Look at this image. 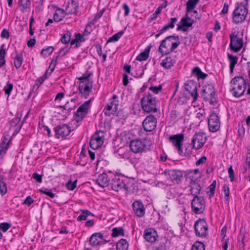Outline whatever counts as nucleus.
I'll list each match as a JSON object with an SVG mask.
<instances>
[{
    "mask_svg": "<svg viewBox=\"0 0 250 250\" xmlns=\"http://www.w3.org/2000/svg\"><path fill=\"white\" fill-rule=\"evenodd\" d=\"M179 44L180 40L178 36H169L162 41L159 51L163 54L167 55L173 52Z\"/></svg>",
    "mask_w": 250,
    "mask_h": 250,
    "instance_id": "nucleus-1",
    "label": "nucleus"
},
{
    "mask_svg": "<svg viewBox=\"0 0 250 250\" xmlns=\"http://www.w3.org/2000/svg\"><path fill=\"white\" fill-rule=\"evenodd\" d=\"M144 111L147 113H155L159 111L156 98L149 93H146L141 99Z\"/></svg>",
    "mask_w": 250,
    "mask_h": 250,
    "instance_id": "nucleus-2",
    "label": "nucleus"
},
{
    "mask_svg": "<svg viewBox=\"0 0 250 250\" xmlns=\"http://www.w3.org/2000/svg\"><path fill=\"white\" fill-rule=\"evenodd\" d=\"M231 92L235 97L242 96L246 91L247 85L245 79L242 76H236L231 81Z\"/></svg>",
    "mask_w": 250,
    "mask_h": 250,
    "instance_id": "nucleus-3",
    "label": "nucleus"
},
{
    "mask_svg": "<svg viewBox=\"0 0 250 250\" xmlns=\"http://www.w3.org/2000/svg\"><path fill=\"white\" fill-rule=\"evenodd\" d=\"M90 103V100L87 101L78 108L75 113V119L72 121V124L75 125L76 127L80 125V122H81L84 117L87 114Z\"/></svg>",
    "mask_w": 250,
    "mask_h": 250,
    "instance_id": "nucleus-4",
    "label": "nucleus"
},
{
    "mask_svg": "<svg viewBox=\"0 0 250 250\" xmlns=\"http://www.w3.org/2000/svg\"><path fill=\"white\" fill-rule=\"evenodd\" d=\"M248 10L246 6L240 4L238 5L233 12V21L236 24L244 21L248 14Z\"/></svg>",
    "mask_w": 250,
    "mask_h": 250,
    "instance_id": "nucleus-5",
    "label": "nucleus"
},
{
    "mask_svg": "<svg viewBox=\"0 0 250 250\" xmlns=\"http://www.w3.org/2000/svg\"><path fill=\"white\" fill-rule=\"evenodd\" d=\"M207 141V137L205 133L203 132H198L195 133L192 139L191 145L192 148L198 150L202 148Z\"/></svg>",
    "mask_w": 250,
    "mask_h": 250,
    "instance_id": "nucleus-6",
    "label": "nucleus"
},
{
    "mask_svg": "<svg viewBox=\"0 0 250 250\" xmlns=\"http://www.w3.org/2000/svg\"><path fill=\"white\" fill-rule=\"evenodd\" d=\"M191 208L196 214L202 213L205 209V201L202 197L195 196L191 202Z\"/></svg>",
    "mask_w": 250,
    "mask_h": 250,
    "instance_id": "nucleus-7",
    "label": "nucleus"
},
{
    "mask_svg": "<svg viewBox=\"0 0 250 250\" xmlns=\"http://www.w3.org/2000/svg\"><path fill=\"white\" fill-rule=\"evenodd\" d=\"M196 235L199 237H205L208 234V226L204 219H199L194 224Z\"/></svg>",
    "mask_w": 250,
    "mask_h": 250,
    "instance_id": "nucleus-8",
    "label": "nucleus"
},
{
    "mask_svg": "<svg viewBox=\"0 0 250 250\" xmlns=\"http://www.w3.org/2000/svg\"><path fill=\"white\" fill-rule=\"evenodd\" d=\"M104 134L103 131H97L91 138L90 141V147L93 149L99 148L104 143Z\"/></svg>",
    "mask_w": 250,
    "mask_h": 250,
    "instance_id": "nucleus-9",
    "label": "nucleus"
},
{
    "mask_svg": "<svg viewBox=\"0 0 250 250\" xmlns=\"http://www.w3.org/2000/svg\"><path fill=\"white\" fill-rule=\"evenodd\" d=\"M230 48L231 50L235 52H239L243 45V40L242 38L235 34V33H232L230 35Z\"/></svg>",
    "mask_w": 250,
    "mask_h": 250,
    "instance_id": "nucleus-10",
    "label": "nucleus"
},
{
    "mask_svg": "<svg viewBox=\"0 0 250 250\" xmlns=\"http://www.w3.org/2000/svg\"><path fill=\"white\" fill-rule=\"evenodd\" d=\"M129 147L132 152L138 153L145 151L146 145L144 140L135 139L130 141Z\"/></svg>",
    "mask_w": 250,
    "mask_h": 250,
    "instance_id": "nucleus-11",
    "label": "nucleus"
},
{
    "mask_svg": "<svg viewBox=\"0 0 250 250\" xmlns=\"http://www.w3.org/2000/svg\"><path fill=\"white\" fill-rule=\"evenodd\" d=\"M184 139V136L183 134L173 135L169 137V141L176 147L179 154L183 153L182 145Z\"/></svg>",
    "mask_w": 250,
    "mask_h": 250,
    "instance_id": "nucleus-12",
    "label": "nucleus"
},
{
    "mask_svg": "<svg viewBox=\"0 0 250 250\" xmlns=\"http://www.w3.org/2000/svg\"><path fill=\"white\" fill-rule=\"evenodd\" d=\"M55 137L58 139H63L71 132L70 127L66 124H63L54 127Z\"/></svg>",
    "mask_w": 250,
    "mask_h": 250,
    "instance_id": "nucleus-13",
    "label": "nucleus"
},
{
    "mask_svg": "<svg viewBox=\"0 0 250 250\" xmlns=\"http://www.w3.org/2000/svg\"><path fill=\"white\" fill-rule=\"evenodd\" d=\"M208 125L209 130L212 132L218 131L220 126V122L218 116L214 113H211L209 117Z\"/></svg>",
    "mask_w": 250,
    "mask_h": 250,
    "instance_id": "nucleus-14",
    "label": "nucleus"
},
{
    "mask_svg": "<svg viewBox=\"0 0 250 250\" xmlns=\"http://www.w3.org/2000/svg\"><path fill=\"white\" fill-rule=\"evenodd\" d=\"M157 125V119L152 115L147 116L143 122V126L146 131H152L155 129Z\"/></svg>",
    "mask_w": 250,
    "mask_h": 250,
    "instance_id": "nucleus-15",
    "label": "nucleus"
},
{
    "mask_svg": "<svg viewBox=\"0 0 250 250\" xmlns=\"http://www.w3.org/2000/svg\"><path fill=\"white\" fill-rule=\"evenodd\" d=\"M110 184L112 189L118 191L125 186V184L122 179H121L118 175H112L110 177Z\"/></svg>",
    "mask_w": 250,
    "mask_h": 250,
    "instance_id": "nucleus-16",
    "label": "nucleus"
},
{
    "mask_svg": "<svg viewBox=\"0 0 250 250\" xmlns=\"http://www.w3.org/2000/svg\"><path fill=\"white\" fill-rule=\"evenodd\" d=\"M93 87V82H80L79 85V91L83 96L87 98L89 95Z\"/></svg>",
    "mask_w": 250,
    "mask_h": 250,
    "instance_id": "nucleus-17",
    "label": "nucleus"
},
{
    "mask_svg": "<svg viewBox=\"0 0 250 250\" xmlns=\"http://www.w3.org/2000/svg\"><path fill=\"white\" fill-rule=\"evenodd\" d=\"M144 237L149 243H154L157 240L158 235L156 230L153 228H148L145 230Z\"/></svg>",
    "mask_w": 250,
    "mask_h": 250,
    "instance_id": "nucleus-18",
    "label": "nucleus"
},
{
    "mask_svg": "<svg viewBox=\"0 0 250 250\" xmlns=\"http://www.w3.org/2000/svg\"><path fill=\"white\" fill-rule=\"evenodd\" d=\"M90 244L92 246H97L105 244L106 241L104 240L103 236L101 233H95L89 239Z\"/></svg>",
    "mask_w": 250,
    "mask_h": 250,
    "instance_id": "nucleus-19",
    "label": "nucleus"
},
{
    "mask_svg": "<svg viewBox=\"0 0 250 250\" xmlns=\"http://www.w3.org/2000/svg\"><path fill=\"white\" fill-rule=\"evenodd\" d=\"M79 2L77 0H69L65 7L66 14H75L78 12Z\"/></svg>",
    "mask_w": 250,
    "mask_h": 250,
    "instance_id": "nucleus-20",
    "label": "nucleus"
},
{
    "mask_svg": "<svg viewBox=\"0 0 250 250\" xmlns=\"http://www.w3.org/2000/svg\"><path fill=\"white\" fill-rule=\"evenodd\" d=\"M132 208L134 213L138 217H143L145 213V208L143 203L140 201H135L132 204Z\"/></svg>",
    "mask_w": 250,
    "mask_h": 250,
    "instance_id": "nucleus-21",
    "label": "nucleus"
},
{
    "mask_svg": "<svg viewBox=\"0 0 250 250\" xmlns=\"http://www.w3.org/2000/svg\"><path fill=\"white\" fill-rule=\"evenodd\" d=\"M215 89L213 85L208 84L204 87L202 96L206 100H212L215 95Z\"/></svg>",
    "mask_w": 250,
    "mask_h": 250,
    "instance_id": "nucleus-22",
    "label": "nucleus"
},
{
    "mask_svg": "<svg viewBox=\"0 0 250 250\" xmlns=\"http://www.w3.org/2000/svg\"><path fill=\"white\" fill-rule=\"evenodd\" d=\"M185 89L190 94L191 96L193 98V101L197 100L198 94L197 92L196 83L192 81L188 82L185 85Z\"/></svg>",
    "mask_w": 250,
    "mask_h": 250,
    "instance_id": "nucleus-23",
    "label": "nucleus"
},
{
    "mask_svg": "<svg viewBox=\"0 0 250 250\" xmlns=\"http://www.w3.org/2000/svg\"><path fill=\"white\" fill-rule=\"evenodd\" d=\"M194 21L188 16L183 17L181 20V26L178 25L177 30L182 29L183 31H187L189 27H191Z\"/></svg>",
    "mask_w": 250,
    "mask_h": 250,
    "instance_id": "nucleus-24",
    "label": "nucleus"
},
{
    "mask_svg": "<svg viewBox=\"0 0 250 250\" xmlns=\"http://www.w3.org/2000/svg\"><path fill=\"white\" fill-rule=\"evenodd\" d=\"M111 178L106 173H103L100 174L96 180V183L101 187H107L110 184Z\"/></svg>",
    "mask_w": 250,
    "mask_h": 250,
    "instance_id": "nucleus-25",
    "label": "nucleus"
},
{
    "mask_svg": "<svg viewBox=\"0 0 250 250\" xmlns=\"http://www.w3.org/2000/svg\"><path fill=\"white\" fill-rule=\"evenodd\" d=\"M176 60L174 57L168 56L162 60L160 65L165 69H170L176 63Z\"/></svg>",
    "mask_w": 250,
    "mask_h": 250,
    "instance_id": "nucleus-26",
    "label": "nucleus"
},
{
    "mask_svg": "<svg viewBox=\"0 0 250 250\" xmlns=\"http://www.w3.org/2000/svg\"><path fill=\"white\" fill-rule=\"evenodd\" d=\"M177 21V19L176 18H171L170 19V22L168 24L164 26L161 29L157 31L158 33L155 35L156 38H158L161 34L168 30L169 28H173Z\"/></svg>",
    "mask_w": 250,
    "mask_h": 250,
    "instance_id": "nucleus-27",
    "label": "nucleus"
},
{
    "mask_svg": "<svg viewBox=\"0 0 250 250\" xmlns=\"http://www.w3.org/2000/svg\"><path fill=\"white\" fill-rule=\"evenodd\" d=\"M168 175L171 181L177 183L180 181L183 174L179 170H170L168 171Z\"/></svg>",
    "mask_w": 250,
    "mask_h": 250,
    "instance_id": "nucleus-28",
    "label": "nucleus"
},
{
    "mask_svg": "<svg viewBox=\"0 0 250 250\" xmlns=\"http://www.w3.org/2000/svg\"><path fill=\"white\" fill-rule=\"evenodd\" d=\"M10 143V140L8 139L6 137L3 138L2 142L0 144V157H3L5 154Z\"/></svg>",
    "mask_w": 250,
    "mask_h": 250,
    "instance_id": "nucleus-29",
    "label": "nucleus"
},
{
    "mask_svg": "<svg viewBox=\"0 0 250 250\" xmlns=\"http://www.w3.org/2000/svg\"><path fill=\"white\" fill-rule=\"evenodd\" d=\"M151 47V45L148 46L144 51L140 53L136 57V60L140 62L146 60L149 57Z\"/></svg>",
    "mask_w": 250,
    "mask_h": 250,
    "instance_id": "nucleus-30",
    "label": "nucleus"
},
{
    "mask_svg": "<svg viewBox=\"0 0 250 250\" xmlns=\"http://www.w3.org/2000/svg\"><path fill=\"white\" fill-rule=\"evenodd\" d=\"M21 118V115L20 116V115L18 114L17 115L16 117H15L10 121V126L11 127H16L15 131L17 132V133H18L20 131L22 126L21 124H19Z\"/></svg>",
    "mask_w": 250,
    "mask_h": 250,
    "instance_id": "nucleus-31",
    "label": "nucleus"
},
{
    "mask_svg": "<svg viewBox=\"0 0 250 250\" xmlns=\"http://www.w3.org/2000/svg\"><path fill=\"white\" fill-rule=\"evenodd\" d=\"M65 14L66 12L65 10L61 8L57 9L55 13L54 14V21L57 22L62 21L64 17Z\"/></svg>",
    "mask_w": 250,
    "mask_h": 250,
    "instance_id": "nucleus-32",
    "label": "nucleus"
},
{
    "mask_svg": "<svg viewBox=\"0 0 250 250\" xmlns=\"http://www.w3.org/2000/svg\"><path fill=\"white\" fill-rule=\"evenodd\" d=\"M192 74L198 79H204L207 76V75L203 73L198 67H196L192 69Z\"/></svg>",
    "mask_w": 250,
    "mask_h": 250,
    "instance_id": "nucleus-33",
    "label": "nucleus"
},
{
    "mask_svg": "<svg viewBox=\"0 0 250 250\" xmlns=\"http://www.w3.org/2000/svg\"><path fill=\"white\" fill-rule=\"evenodd\" d=\"M201 189V187L200 185L196 182L192 183L190 187V194L192 195L195 196H198V194L200 193V192Z\"/></svg>",
    "mask_w": 250,
    "mask_h": 250,
    "instance_id": "nucleus-34",
    "label": "nucleus"
},
{
    "mask_svg": "<svg viewBox=\"0 0 250 250\" xmlns=\"http://www.w3.org/2000/svg\"><path fill=\"white\" fill-rule=\"evenodd\" d=\"M23 62L22 54L17 53L14 58V63L17 69L20 68Z\"/></svg>",
    "mask_w": 250,
    "mask_h": 250,
    "instance_id": "nucleus-35",
    "label": "nucleus"
},
{
    "mask_svg": "<svg viewBox=\"0 0 250 250\" xmlns=\"http://www.w3.org/2000/svg\"><path fill=\"white\" fill-rule=\"evenodd\" d=\"M128 247V243L125 239H121L116 244L117 250H127Z\"/></svg>",
    "mask_w": 250,
    "mask_h": 250,
    "instance_id": "nucleus-36",
    "label": "nucleus"
},
{
    "mask_svg": "<svg viewBox=\"0 0 250 250\" xmlns=\"http://www.w3.org/2000/svg\"><path fill=\"white\" fill-rule=\"evenodd\" d=\"M124 229L122 227H115L112 229L111 236L113 237H118L124 235Z\"/></svg>",
    "mask_w": 250,
    "mask_h": 250,
    "instance_id": "nucleus-37",
    "label": "nucleus"
},
{
    "mask_svg": "<svg viewBox=\"0 0 250 250\" xmlns=\"http://www.w3.org/2000/svg\"><path fill=\"white\" fill-rule=\"evenodd\" d=\"M229 62V68L231 72L233 71L234 67L238 61V57L232 55H228Z\"/></svg>",
    "mask_w": 250,
    "mask_h": 250,
    "instance_id": "nucleus-38",
    "label": "nucleus"
},
{
    "mask_svg": "<svg viewBox=\"0 0 250 250\" xmlns=\"http://www.w3.org/2000/svg\"><path fill=\"white\" fill-rule=\"evenodd\" d=\"M81 211L82 214L77 217V220L79 221L86 220L89 215L93 216L92 213L87 209H81Z\"/></svg>",
    "mask_w": 250,
    "mask_h": 250,
    "instance_id": "nucleus-39",
    "label": "nucleus"
},
{
    "mask_svg": "<svg viewBox=\"0 0 250 250\" xmlns=\"http://www.w3.org/2000/svg\"><path fill=\"white\" fill-rule=\"evenodd\" d=\"M117 153L121 158L128 159L129 157V152L123 147L119 148Z\"/></svg>",
    "mask_w": 250,
    "mask_h": 250,
    "instance_id": "nucleus-40",
    "label": "nucleus"
},
{
    "mask_svg": "<svg viewBox=\"0 0 250 250\" xmlns=\"http://www.w3.org/2000/svg\"><path fill=\"white\" fill-rule=\"evenodd\" d=\"M199 0H188L187 2V11L188 12L192 11L193 10Z\"/></svg>",
    "mask_w": 250,
    "mask_h": 250,
    "instance_id": "nucleus-41",
    "label": "nucleus"
},
{
    "mask_svg": "<svg viewBox=\"0 0 250 250\" xmlns=\"http://www.w3.org/2000/svg\"><path fill=\"white\" fill-rule=\"evenodd\" d=\"M91 73L89 71H86L82 76L78 78L80 82H92L89 79V77L91 75Z\"/></svg>",
    "mask_w": 250,
    "mask_h": 250,
    "instance_id": "nucleus-42",
    "label": "nucleus"
},
{
    "mask_svg": "<svg viewBox=\"0 0 250 250\" xmlns=\"http://www.w3.org/2000/svg\"><path fill=\"white\" fill-rule=\"evenodd\" d=\"M124 31L122 30L119 31V32L115 34L112 37L109 38L107 42H115L118 41L120 38L122 37V36L124 34Z\"/></svg>",
    "mask_w": 250,
    "mask_h": 250,
    "instance_id": "nucleus-43",
    "label": "nucleus"
},
{
    "mask_svg": "<svg viewBox=\"0 0 250 250\" xmlns=\"http://www.w3.org/2000/svg\"><path fill=\"white\" fill-rule=\"evenodd\" d=\"M113 108V111H116L117 110L118 106L119 105V101L118 100V97L116 95H114L110 100L109 103Z\"/></svg>",
    "mask_w": 250,
    "mask_h": 250,
    "instance_id": "nucleus-44",
    "label": "nucleus"
},
{
    "mask_svg": "<svg viewBox=\"0 0 250 250\" xmlns=\"http://www.w3.org/2000/svg\"><path fill=\"white\" fill-rule=\"evenodd\" d=\"M13 89V85L10 82H8L3 88V90L6 95L9 97Z\"/></svg>",
    "mask_w": 250,
    "mask_h": 250,
    "instance_id": "nucleus-45",
    "label": "nucleus"
},
{
    "mask_svg": "<svg viewBox=\"0 0 250 250\" xmlns=\"http://www.w3.org/2000/svg\"><path fill=\"white\" fill-rule=\"evenodd\" d=\"M71 34L70 32L67 31L61 38V42L62 43L67 44L68 43L71 39Z\"/></svg>",
    "mask_w": 250,
    "mask_h": 250,
    "instance_id": "nucleus-46",
    "label": "nucleus"
},
{
    "mask_svg": "<svg viewBox=\"0 0 250 250\" xmlns=\"http://www.w3.org/2000/svg\"><path fill=\"white\" fill-rule=\"evenodd\" d=\"M53 46H48L47 48L42 49L41 53L43 57H47L53 52Z\"/></svg>",
    "mask_w": 250,
    "mask_h": 250,
    "instance_id": "nucleus-47",
    "label": "nucleus"
},
{
    "mask_svg": "<svg viewBox=\"0 0 250 250\" xmlns=\"http://www.w3.org/2000/svg\"><path fill=\"white\" fill-rule=\"evenodd\" d=\"M39 190L42 193L44 194L51 198L55 197V194L52 192L51 189L46 188H42Z\"/></svg>",
    "mask_w": 250,
    "mask_h": 250,
    "instance_id": "nucleus-48",
    "label": "nucleus"
},
{
    "mask_svg": "<svg viewBox=\"0 0 250 250\" xmlns=\"http://www.w3.org/2000/svg\"><path fill=\"white\" fill-rule=\"evenodd\" d=\"M205 249L204 244L198 241L196 242L192 247V250H205Z\"/></svg>",
    "mask_w": 250,
    "mask_h": 250,
    "instance_id": "nucleus-49",
    "label": "nucleus"
},
{
    "mask_svg": "<svg viewBox=\"0 0 250 250\" xmlns=\"http://www.w3.org/2000/svg\"><path fill=\"white\" fill-rule=\"evenodd\" d=\"M7 192V185L6 184L0 181V193L1 196L4 195Z\"/></svg>",
    "mask_w": 250,
    "mask_h": 250,
    "instance_id": "nucleus-50",
    "label": "nucleus"
},
{
    "mask_svg": "<svg viewBox=\"0 0 250 250\" xmlns=\"http://www.w3.org/2000/svg\"><path fill=\"white\" fill-rule=\"evenodd\" d=\"M19 3L23 9L28 8L30 6V0H19Z\"/></svg>",
    "mask_w": 250,
    "mask_h": 250,
    "instance_id": "nucleus-51",
    "label": "nucleus"
},
{
    "mask_svg": "<svg viewBox=\"0 0 250 250\" xmlns=\"http://www.w3.org/2000/svg\"><path fill=\"white\" fill-rule=\"evenodd\" d=\"M109 104H108L104 108V114L106 115H110L111 113L113 112H115V111H113V108Z\"/></svg>",
    "mask_w": 250,
    "mask_h": 250,
    "instance_id": "nucleus-52",
    "label": "nucleus"
},
{
    "mask_svg": "<svg viewBox=\"0 0 250 250\" xmlns=\"http://www.w3.org/2000/svg\"><path fill=\"white\" fill-rule=\"evenodd\" d=\"M11 227V225L8 223L4 222L0 224V229L3 232H6Z\"/></svg>",
    "mask_w": 250,
    "mask_h": 250,
    "instance_id": "nucleus-53",
    "label": "nucleus"
},
{
    "mask_svg": "<svg viewBox=\"0 0 250 250\" xmlns=\"http://www.w3.org/2000/svg\"><path fill=\"white\" fill-rule=\"evenodd\" d=\"M149 90L154 94H158L162 90V85H159L158 86H151L149 88Z\"/></svg>",
    "mask_w": 250,
    "mask_h": 250,
    "instance_id": "nucleus-54",
    "label": "nucleus"
},
{
    "mask_svg": "<svg viewBox=\"0 0 250 250\" xmlns=\"http://www.w3.org/2000/svg\"><path fill=\"white\" fill-rule=\"evenodd\" d=\"M77 181L72 182L71 181H68L66 184V187L67 189L70 190H73L76 187Z\"/></svg>",
    "mask_w": 250,
    "mask_h": 250,
    "instance_id": "nucleus-55",
    "label": "nucleus"
},
{
    "mask_svg": "<svg viewBox=\"0 0 250 250\" xmlns=\"http://www.w3.org/2000/svg\"><path fill=\"white\" fill-rule=\"evenodd\" d=\"M223 189L224 193L225 194V199H226V200L227 201L229 198V187L228 186L225 185L223 187Z\"/></svg>",
    "mask_w": 250,
    "mask_h": 250,
    "instance_id": "nucleus-56",
    "label": "nucleus"
},
{
    "mask_svg": "<svg viewBox=\"0 0 250 250\" xmlns=\"http://www.w3.org/2000/svg\"><path fill=\"white\" fill-rule=\"evenodd\" d=\"M228 173L230 181L231 182L233 181L234 180V173L231 166H230L228 169Z\"/></svg>",
    "mask_w": 250,
    "mask_h": 250,
    "instance_id": "nucleus-57",
    "label": "nucleus"
},
{
    "mask_svg": "<svg viewBox=\"0 0 250 250\" xmlns=\"http://www.w3.org/2000/svg\"><path fill=\"white\" fill-rule=\"evenodd\" d=\"M0 37L2 38L8 39L9 38V32L8 30L3 29L0 34Z\"/></svg>",
    "mask_w": 250,
    "mask_h": 250,
    "instance_id": "nucleus-58",
    "label": "nucleus"
},
{
    "mask_svg": "<svg viewBox=\"0 0 250 250\" xmlns=\"http://www.w3.org/2000/svg\"><path fill=\"white\" fill-rule=\"evenodd\" d=\"M33 178H34L37 182L42 183V176L39 174L37 173H34L32 176Z\"/></svg>",
    "mask_w": 250,
    "mask_h": 250,
    "instance_id": "nucleus-59",
    "label": "nucleus"
},
{
    "mask_svg": "<svg viewBox=\"0 0 250 250\" xmlns=\"http://www.w3.org/2000/svg\"><path fill=\"white\" fill-rule=\"evenodd\" d=\"M34 202V200L32 199L30 196H27L24 201L23 203V204L26 205L27 206H30L31 204Z\"/></svg>",
    "mask_w": 250,
    "mask_h": 250,
    "instance_id": "nucleus-60",
    "label": "nucleus"
},
{
    "mask_svg": "<svg viewBox=\"0 0 250 250\" xmlns=\"http://www.w3.org/2000/svg\"><path fill=\"white\" fill-rule=\"evenodd\" d=\"M207 161V157L205 156L201 157L196 162V166H199L201 164L205 163Z\"/></svg>",
    "mask_w": 250,
    "mask_h": 250,
    "instance_id": "nucleus-61",
    "label": "nucleus"
},
{
    "mask_svg": "<svg viewBox=\"0 0 250 250\" xmlns=\"http://www.w3.org/2000/svg\"><path fill=\"white\" fill-rule=\"evenodd\" d=\"M75 39L80 44L81 42L84 41L83 36H82L81 34H76Z\"/></svg>",
    "mask_w": 250,
    "mask_h": 250,
    "instance_id": "nucleus-62",
    "label": "nucleus"
},
{
    "mask_svg": "<svg viewBox=\"0 0 250 250\" xmlns=\"http://www.w3.org/2000/svg\"><path fill=\"white\" fill-rule=\"evenodd\" d=\"M123 7L125 9V12L124 14V16L125 17L129 15L130 9L129 6L127 5L126 3H124L123 5Z\"/></svg>",
    "mask_w": 250,
    "mask_h": 250,
    "instance_id": "nucleus-63",
    "label": "nucleus"
},
{
    "mask_svg": "<svg viewBox=\"0 0 250 250\" xmlns=\"http://www.w3.org/2000/svg\"><path fill=\"white\" fill-rule=\"evenodd\" d=\"M208 189L209 190V197L210 198H211L212 197L214 196L215 188L214 187H213V186L210 185L208 187Z\"/></svg>",
    "mask_w": 250,
    "mask_h": 250,
    "instance_id": "nucleus-64",
    "label": "nucleus"
}]
</instances>
